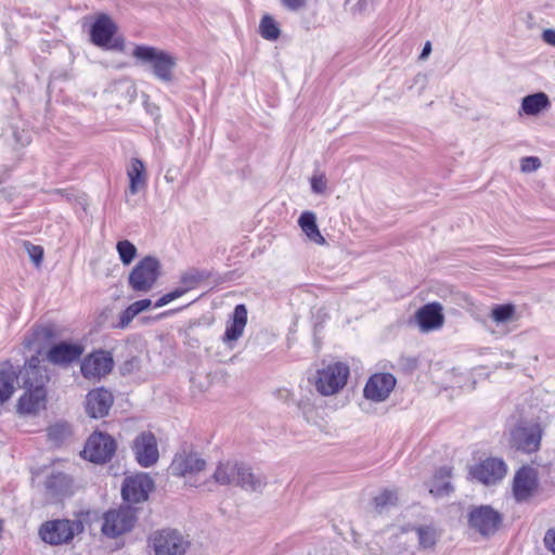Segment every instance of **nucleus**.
Here are the masks:
<instances>
[{"mask_svg":"<svg viewBox=\"0 0 555 555\" xmlns=\"http://www.w3.org/2000/svg\"><path fill=\"white\" fill-rule=\"evenodd\" d=\"M212 478L221 486H236L251 492H261L267 485L263 475L253 473L250 467L236 461L220 462Z\"/></svg>","mask_w":555,"mask_h":555,"instance_id":"nucleus-1","label":"nucleus"},{"mask_svg":"<svg viewBox=\"0 0 555 555\" xmlns=\"http://www.w3.org/2000/svg\"><path fill=\"white\" fill-rule=\"evenodd\" d=\"M132 56L146 66L153 76L164 83L175 80L177 57L171 53L150 46H135Z\"/></svg>","mask_w":555,"mask_h":555,"instance_id":"nucleus-2","label":"nucleus"},{"mask_svg":"<svg viewBox=\"0 0 555 555\" xmlns=\"http://www.w3.org/2000/svg\"><path fill=\"white\" fill-rule=\"evenodd\" d=\"M147 542L155 555H185L191 545L185 535L171 528L152 532Z\"/></svg>","mask_w":555,"mask_h":555,"instance_id":"nucleus-3","label":"nucleus"},{"mask_svg":"<svg viewBox=\"0 0 555 555\" xmlns=\"http://www.w3.org/2000/svg\"><path fill=\"white\" fill-rule=\"evenodd\" d=\"M160 273L159 260L153 256H145L129 273L128 284L134 292L147 293L155 286Z\"/></svg>","mask_w":555,"mask_h":555,"instance_id":"nucleus-4","label":"nucleus"},{"mask_svg":"<svg viewBox=\"0 0 555 555\" xmlns=\"http://www.w3.org/2000/svg\"><path fill=\"white\" fill-rule=\"evenodd\" d=\"M82 530L83 525L79 520L56 519L42 524L39 534L46 543L59 545L72 541Z\"/></svg>","mask_w":555,"mask_h":555,"instance_id":"nucleus-5","label":"nucleus"},{"mask_svg":"<svg viewBox=\"0 0 555 555\" xmlns=\"http://www.w3.org/2000/svg\"><path fill=\"white\" fill-rule=\"evenodd\" d=\"M349 367L340 362L328 364L318 371L315 388L323 396L337 393L347 383Z\"/></svg>","mask_w":555,"mask_h":555,"instance_id":"nucleus-6","label":"nucleus"},{"mask_svg":"<svg viewBox=\"0 0 555 555\" xmlns=\"http://www.w3.org/2000/svg\"><path fill=\"white\" fill-rule=\"evenodd\" d=\"M116 448V441L112 436L95 431L88 438L82 454L90 462L103 464L111 461Z\"/></svg>","mask_w":555,"mask_h":555,"instance_id":"nucleus-7","label":"nucleus"},{"mask_svg":"<svg viewBox=\"0 0 555 555\" xmlns=\"http://www.w3.org/2000/svg\"><path fill=\"white\" fill-rule=\"evenodd\" d=\"M116 31H117V26L113 22V20L106 14H101L98 16V18L95 20V22L93 23V25L91 27V30H90L91 41H92V43H94L95 46H98L100 48L122 51L124 47H125L124 39L115 38L113 40Z\"/></svg>","mask_w":555,"mask_h":555,"instance_id":"nucleus-8","label":"nucleus"},{"mask_svg":"<svg viewBox=\"0 0 555 555\" xmlns=\"http://www.w3.org/2000/svg\"><path fill=\"white\" fill-rule=\"evenodd\" d=\"M134 522L135 513L134 509L129 506L108 511L104 515L102 532L109 538H116L131 530Z\"/></svg>","mask_w":555,"mask_h":555,"instance_id":"nucleus-9","label":"nucleus"},{"mask_svg":"<svg viewBox=\"0 0 555 555\" xmlns=\"http://www.w3.org/2000/svg\"><path fill=\"white\" fill-rule=\"evenodd\" d=\"M542 429L538 423H520L511 431V444L527 453L539 449Z\"/></svg>","mask_w":555,"mask_h":555,"instance_id":"nucleus-10","label":"nucleus"},{"mask_svg":"<svg viewBox=\"0 0 555 555\" xmlns=\"http://www.w3.org/2000/svg\"><path fill=\"white\" fill-rule=\"evenodd\" d=\"M22 380L24 389L47 390L46 385L50 380L49 370L46 365L41 364L38 357H31L20 370L17 379Z\"/></svg>","mask_w":555,"mask_h":555,"instance_id":"nucleus-11","label":"nucleus"},{"mask_svg":"<svg viewBox=\"0 0 555 555\" xmlns=\"http://www.w3.org/2000/svg\"><path fill=\"white\" fill-rule=\"evenodd\" d=\"M501 521L500 513L488 505L473 508L468 516L469 527L483 537L492 535L499 529Z\"/></svg>","mask_w":555,"mask_h":555,"instance_id":"nucleus-12","label":"nucleus"},{"mask_svg":"<svg viewBox=\"0 0 555 555\" xmlns=\"http://www.w3.org/2000/svg\"><path fill=\"white\" fill-rule=\"evenodd\" d=\"M396 383L395 376L390 373L373 374L364 386L363 396L372 402H384L389 398Z\"/></svg>","mask_w":555,"mask_h":555,"instance_id":"nucleus-13","label":"nucleus"},{"mask_svg":"<svg viewBox=\"0 0 555 555\" xmlns=\"http://www.w3.org/2000/svg\"><path fill=\"white\" fill-rule=\"evenodd\" d=\"M114 360L109 352L99 350L87 356L81 362L80 371L87 379H100L111 373Z\"/></svg>","mask_w":555,"mask_h":555,"instance_id":"nucleus-14","label":"nucleus"},{"mask_svg":"<svg viewBox=\"0 0 555 555\" xmlns=\"http://www.w3.org/2000/svg\"><path fill=\"white\" fill-rule=\"evenodd\" d=\"M154 488V481L147 474H138L125 479L121 495L128 503L146 501Z\"/></svg>","mask_w":555,"mask_h":555,"instance_id":"nucleus-15","label":"nucleus"},{"mask_svg":"<svg viewBox=\"0 0 555 555\" xmlns=\"http://www.w3.org/2000/svg\"><path fill=\"white\" fill-rule=\"evenodd\" d=\"M538 486L537 470L532 467L524 466L514 476L513 495L517 502H526L535 493Z\"/></svg>","mask_w":555,"mask_h":555,"instance_id":"nucleus-16","label":"nucleus"},{"mask_svg":"<svg viewBox=\"0 0 555 555\" xmlns=\"http://www.w3.org/2000/svg\"><path fill=\"white\" fill-rule=\"evenodd\" d=\"M138 463L143 467L154 465L159 457L156 437L151 431L141 433L132 446Z\"/></svg>","mask_w":555,"mask_h":555,"instance_id":"nucleus-17","label":"nucleus"},{"mask_svg":"<svg viewBox=\"0 0 555 555\" xmlns=\"http://www.w3.org/2000/svg\"><path fill=\"white\" fill-rule=\"evenodd\" d=\"M83 351L85 348L81 344L60 341L50 347L46 358L54 365L66 366L78 360Z\"/></svg>","mask_w":555,"mask_h":555,"instance_id":"nucleus-18","label":"nucleus"},{"mask_svg":"<svg viewBox=\"0 0 555 555\" xmlns=\"http://www.w3.org/2000/svg\"><path fill=\"white\" fill-rule=\"evenodd\" d=\"M114 403V397L105 388H95L86 396V412L90 417L102 418L106 416Z\"/></svg>","mask_w":555,"mask_h":555,"instance_id":"nucleus-19","label":"nucleus"},{"mask_svg":"<svg viewBox=\"0 0 555 555\" xmlns=\"http://www.w3.org/2000/svg\"><path fill=\"white\" fill-rule=\"evenodd\" d=\"M442 310V305L436 301L421 307L415 313L421 332L428 333L441 328L444 324Z\"/></svg>","mask_w":555,"mask_h":555,"instance_id":"nucleus-20","label":"nucleus"},{"mask_svg":"<svg viewBox=\"0 0 555 555\" xmlns=\"http://www.w3.org/2000/svg\"><path fill=\"white\" fill-rule=\"evenodd\" d=\"M475 479L486 485H492L501 480L506 474V465L499 459H487L472 469Z\"/></svg>","mask_w":555,"mask_h":555,"instance_id":"nucleus-21","label":"nucleus"},{"mask_svg":"<svg viewBox=\"0 0 555 555\" xmlns=\"http://www.w3.org/2000/svg\"><path fill=\"white\" fill-rule=\"evenodd\" d=\"M61 330L54 324L40 325L34 328L31 336L25 340L26 347L40 352L48 346H53L61 338Z\"/></svg>","mask_w":555,"mask_h":555,"instance_id":"nucleus-22","label":"nucleus"},{"mask_svg":"<svg viewBox=\"0 0 555 555\" xmlns=\"http://www.w3.org/2000/svg\"><path fill=\"white\" fill-rule=\"evenodd\" d=\"M206 466L205 460L196 453H179L175 456L170 470L172 475L185 476L186 474H195L202 472Z\"/></svg>","mask_w":555,"mask_h":555,"instance_id":"nucleus-23","label":"nucleus"},{"mask_svg":"<svg viewBox=\"0 0 555 555\" xmlns=\"http://www.w3.org/2000/svg\"><path fill=\"white\" fill-rule=\"evenodd\" d=\"M17 401L16 411L21 415H34L46 408L47 390L24 389Z\"/></svg>","mask_w":555,"mask_h":555,"instance_id":"nucleus-24","label":"nucleus"},{"mask_svg":"<svg viewBox=\"0 0 555 555\" xmlns=\"http://www.w3.org/2000/svg\"><path fill=\"white\" fill-rule=\"evenodd\" d=\"M44 486L48 495L60 499L72 494L73 479L63 472H52Z\"/></svg>","mask_w":555,"mask_h":555,"instance_id":"nucleus-25","label":"nucleus"},{"mask_svg":"<svg viewBox=\"0 0 555 555\" xmlns=\"http://www.w3.org/2000/svg\"><path fill=\"white\" fill-rule=\"evenodd\" d=\"M203 279V275L197 271H189L181 276V283L183 286L173 289L162 296L154 305L155 308H160L172 300L183 296L190 289H193L198 282Z\"/></svg>","mask_w":555,"mask_h":555,"instance_id":"nucleus-26","label":"nucleus"},{"mask_svg":"<svg viewBox=\"0 0 555 555\" xmlns=\"http://www.w3.org/2000/svg\"><path fill=\"white\" fill-rule=\"evenodd\" d=\"M247 323V309L245 305H237L234 308L232 322L227 326L223 340L225 343L236 341L244 333Z\"/></svg>","mask_w":555,"mask_h":555,"instance_id":"nucleus-27","label":"nucleus"},{"mask_svg":"<svg viewBox=\"0 0 555 555\" xmlns=\"http://www.w3.org/2000/svg\"><path fill=\"white\" fill-rule=\"evenodd\" d=\"M551 106L548 96L544 92H537L526 95L521 100V106L518 114L528 116H537Z\"/></svg>","mask_w":555,"mask_h":555,"instance_id":"nucleus-28","label":"nucleus"},{"mask_svg":"<svg viewBox=\"0 0 555 555\" xmlns=\"http://www.w3.org/2000/svg\"><path fill=\"white\" fill-rule=\"evenodd\" d=\"M17 373L10 362L0 364V404L7 402L15 390Z\"/></svg>","mask_w":555,"mask_h":555,"instance_id":"nucleus-29","label":"nucleus"},{"mask_svg":"<svg viewBox=\"0 0 555 555\" xmlns=\"http://www.w3.org/2000/svg\"><path fill=\"white\" fill-rule=\"evenodd\" d=\"M127 175L129 178V192L137 194L141 189L146 185L145 166L139 158H132L128 167Z\"/></svg>","mask_w":555,"mask_h":555,"instance_id":"nucleus-30","label":"nucleus"},{"mask_svg":"<svg viewBox=\"0 0 555 555\" xmlns=\"http://www.w3.org/2000/svg\"><path fill=\"white\" fill-rule=\"evenodd\" d=\"M298 223L310 241L319 245H323L325 243V238L322 236L318 228L317 217L312 211L302 212L299 217Z\"/></svg>","mask_w":555,"mask_h":555,"instance_id":"nucleus-31","label":"nucleus"},{"mask_svg":"<svg viewBox=\"0 0 555 555\" xmlns=\"http://www.w3.org/2000/svg\"><path fill=\"white\" fill-rule=\"evenodd\" d=\"M450 477V468H440L434 477L429 492L435 496L448 495L453 490L451 482L449 481Z\"/></svg>","mask_w":555,"mask_h":555,"instance_id":"nucleus-32","label":"nucleus"},{"mask_svg":"<svg viewBox=\"0 0 555 555\" xmlns=\"http://www.w3.org/2000/svg\"><path fill=\"white\" fill-rule=\"evenodd\" d=\"M152 306L151 299H141L134 301L129 307H127L119 315V322L116 325L118 328H126L129 326L131 321L141 312L147 310Z\"/></svg>","mask_w":555,"mask_h":555,"instance_id":"nucleus-33","label":"nucleus"},{"mask_svg":"<svg viewBox=\"0 0 555 555\" xmlns=\"http://www.w3.org/2000/svg\"><path fill=\"white\" fill-rule=\"evenodd\" d=\"M259 33L262 38L271 41L276 40L281 35L278 23L269 14L262 16L259 24Z\"/></svg>","mask_w":555,"mask_h":555,"instance_id":"nucleus-34","label":"nucleus"},{"mask_svg":"<svg viewBox=\"0 0 555 555\" xmlns=\"http://www.w3.org/2000/svg\"><path fill=\"white\" fill-rule=\"evenodd\" d=\"M418 544L423 548L433 547L438 538V533L435 527L433 526H420L415 529Z\"/></svg>","mask_w":555,"mask_h":555,"instance_id":"nucleus-35","label":"nucleus"},{"mask_svg":"<svg viewBox=\"0 0 555 555\" xmlns=\"http://www.w3.org/2000/svg\"><path fill=\"white\" fill-rule=\"evenodd\" d=\"M515 315V306L507 305H496L491 309V319L498 323L503 324L513 320Z\"/></svg>","mask_w":555,"mask_h":555,"instance_id":"nucleus-36","label":"nucleus"},{"mask_svg":"<svg viewBox=\"0 0 555 555\" xmlns=\"http://www.w3.org/2000/svg\"><path fill=\"white\" fill-rule=\"evenodd\" d=\"M72 434L70 426L66 423H56L48 428V438L54 444L65 441Z\"/></svg>","mask_w":555,"mask_h":555,"instance_id":"nucleus-37","label":"nucleus"},{"mask_svg":"<svg viewBox=\"0 0 555 555\" xmlns=\"http://www.w3.org/2000/svg\"><path fill=\"white\" fill-rule=\"evenodd\" d=\"M397 501V492L388 489L383 490L378 495L374 498L375 508L378 513H382L390 506H395Z\"/></svg>","mask_w":555,"mask_h":555,"instance_id":"nucleus-38","label":"nucleus"},{"mask_svg":"<svg viewBox=\"0 0 555 555\" xmlns=\"http://www.w3.org/2000/svg\"><path fill=\"white\" fill-rule=\"evenodd\" d=\"M116 249L120 261L125 266L130 264L137 257V247L128 240L119 241L116 245Z\"/></svg>","mask_w":555,"mask_h":555,"instance_id":"nucleus-39","label":"nucleus"},{"mask_svg":"<svg viewBox=\"0 0 555 555\" xmlns=\"http://www.w3.org/2000/svg\"><path fill=\"white\" fill-rule=\"evenodd\" d=\"M541 159L538 156H526L520 158V171L522 173H531L540 169Z\"/></svg>","mask_w":555,"mask_h":555,"instance_id":"nucleus-40","label":"nucleus"},{"mask_svg":"<svg viewBox=\"0 0 555 555\" xmlns=\"http://www.w3.org/2000/svg\"><path fill=\"white\" fill-rule=\"evenodd\" d=\"M311 190L315 194H325L327 190V179L324 173L313 175L310 179Z\"/></svg>","mask_w":555,"mask_h":555,"instance_id":"nucleus-41","label":"nucleus"},{"mask_svg":"<svg viewBox=\"0 0 555 555\" xmlns=\"http://www.w3.org/2000/svg\"><path fill=\"white\" fill-rule=\"evenodd\" d=\"M25 248L28 253L29 258L36 266H39L43 258V248L38 245H34L29 242L25 243Z\"/></svg>","mask_w":555,"mask_h":555,"instance_id":"nucleus-42","label":"nucleus"},{"mask_svg":"<svg viewBox=\"0 0 555 555\" xmlns=\"http://www.w3.org/2000/svg\"><path fill=\"white\" fill-rule=\"evenodd\" d=\"M12 137L14 140V147H16V145L23 147L30 143L29 133L25 130H18L15 127H13Z\"/></svg>","mask_w":555,"mask_h":555,"instance_id":"nucleus-43","label":"nucleus"},{"mask_svg":"<svg viewBox=\"0 0 555 555\" xmlns=\"http://www.w3.org/2000/svg\"><path fill=\"white\" fill-rule=\"evenodd\" d=\"M281 2L286 9L298 11L306 7L307 0H281Z\"/></svg>","mask_w":555,"mask_h":555,"instance_id":"nucleus-44","label":"nucleus"},{"mask_svg":"<svg viewBox=\"0 0 555 555\" xmlns=\"http://www.w3.org/2000/svg\"><path fill=\"white\" fill-rule=\"evenodd\" d=\"M544 541L547 547L555 554V528L546 532Z\"/></svg>","mask_w":555,"mask_h":555,"instance_id":"nucleus-45","label":"nucleus"},{"mask_svg":"<svg viewBox=\"0 0 555 555\" xmlns=\"http://www.w3.org/2000/svg\"><path fill=\"white\" fill-rule=\"evenodd\" d=\"M542 39L545 43L555 47V29H545L542 33Z\"/></svg>","mask_w":555,"mask_h":555,"instance_id":"nucleus-46","label":"nucleus"},{"mask_svg":"<svg viewBox=\"0 0 555 555\" xmlns=\"http://www.w3.org/2000/svg\"><path fill=\"white\" fill-rule=\"evenodd\" d=\"M176 176H177L176 170L168 169L166 175H165V179H166L167 182L172 183L176 180Z\"/></svg>","mask_w":555,"mask_h":555,"instance_id":"nucleus-47","label":"nucleus"},{"mask_svg":"<svg viewBox=\"0 0 555 555\" xmlns=\"http://www.w3.org/2000/svg\"><path fill=\"white\" fill-rule=\"evenodd\" d=\"M430 51H431L430 42H426L423 48V51L421 53V59L427 57L429 55Z\"/></svg>","mask_w":555,"mask_h":555,"instance_id":"nucleus-48","label":"nucleus"},{"mask_svg":"<svg viewBox=\"0 0 555 555\" xmlns=\"http://www.w3.org/2000/svg\"><path fill=\"white\" fill-rule=\"evenodd\" d=\"M366 3V0H360L359 4H364Z\"/></svg>","mask_w":555,"mask_h":555,"instance_id":"nucleus-49","label":"nucleus"},{"mask_svg":"<svg viewBox=\"0 0 555 555\" xmlns=\"http://www.w3.org/2000/svg\"><path fill=\"white\" fill-rule=\"evenodd\" d=\"M191 382H192V384H194L195 383V377H192Z\"/></svg>","mask_w":555,"mask_h":555,"instance_id":"nucleus-50","label":"nucleus"}]
</instances>
